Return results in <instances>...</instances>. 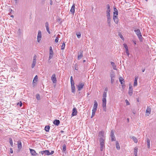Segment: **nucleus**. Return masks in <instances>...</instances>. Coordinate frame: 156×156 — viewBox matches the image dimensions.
I'll list each match as a JSON object with an SVG mask.
<instances>
[{
	"label": "nucleus",
	"mask_w": 156,
	"mask_h": 156,
	"mask_svg": "<svg viewBox=\"0 0 156 156\" xmlns=\"http://www.w3.org/2000/svg\"><path fill=\"white\" fill-rule=\"evenodd\" d=\"M133 43L134 44H136V42L135 41H133Z\"/></svg>",
	"instance_id": "nucleus-62"
},
{
	"label": "nucleus",
	"mask_w": 156,
	"mask_h": 156,
	"mask_svg": "<svg viewBox=\"0 0 156 156\" xmlns=\"http://www.w3.org/2000/svg\"><path fill=\"white\" fill-rule=\"evenodd\" d=\"M138 77H136L135 78L134 80V83L133 86L134 87L136 86L137 85V81L138 80Z\"/></svg>",
	"instance_id": "nucleus-27"
},
{
	"label": "nucleus",
	"mask_w": 156,
	"mask_h": 156,
	"mask_svg": "<svg viewBox=\"0 0 156 156\" xmlns=\"http://www.w3.org/2000/svg\"><path fill=\"white\" fill-rule=\"evenodd\" d=\"M151 108L149 107H147V109L146 111V113H149V114H151Z\"/></svg>",
	"instance_id": "nucleus-28"
},
{
	"label": "nucleus",
	"mask_w": 156,
	"mask_h": 156,
	"mask_svg": "<svg viewBox=\"0 0 156 156\" xmlns=\"http://www.w3.org/2000/svg\"><path fill=\"white\" fill-rule=\"evenodd\" d=\"M77 111L76 108L74 107L73 109V112L72 114V116H73L77 115Z\"/></svg>",
	"instance_id": "nucleus-12"
},
{
	"label": "nucleus",
	"mask_w": 156,
	"mask_h": 156,
	"mask_svg": "<svg viewBox=\"0 0 156 156\" xmlns=\"http://www.w3.org/2000/svg\"><path fill=\"white\" fill-rule=\"evenodd\" d=\"M76 35L78 38H80L81 36V34L80 32L76 34Z\"/></svg>",
	"instance_id": "nucleus-44"
},
{
	"label": "nucleus",
	"mask_w": 156,
	"mask_h": 156,
	"mask_svg": "<svg viewBox=\"0 0 156 156\" xmlns=\"http://www.w3.org/2000/svg\"><path fill=\"white\" fill-rule=\"evenodd\" d=\"M147 147L148 148H149L150 147V140L147 138Z\"/></svg>",
	"instance_id": "nucleus-35"
},
{
	"label": "nucleus",
	"mask_w": 156,
	"mask_h": 156,
	"mask_svg": "<svg viewBox=\"0 0 156 156\" xmlns=\"http://www.w3.org/2000/svg\"><path fill=\"white\" fill-rule=\"evenodd\" d=\"M75 4H73L72 6L71 9L70 10V12H71L72 14H74L75 12Z\"/></svg>",
	"instance_id": "nucleus-20"
},
{
	"label": "nucleus",
	"mask_w": 156,
	"mask_h": 156,
	"mask_svg": "<svg viewBox=\"0 0 156 156\" xmlns=\"http://www.w3.org/2000/svg\"><path fill=\"white\" fill-rule=\"evenodd\" d=\"M17 147L19 150L21 149L22 147V143L20 140L17 141Z\"/></svg>",
	"instance_id": "nucleus-17"
},
{
	"label": "nucleus",
	"mask_w": 156,
	"mask_h": 156,
	"mask_svg": "<svg viewBox=\"0 0 156 156\" xmlns=\"http://www.w3.org/2000/svg\"><path fill=\"white\" fill-rule=\"evenodd\" d=\"M74 67H75V70H78V68L77 67V66L76 64H75V65Z\"/></svg>",
	"instance_id": "nucleus-54"
},
{
	"label": "nucleus",
	"mask_w": 156,
	"mask_h": 156,
	"mask_svg": "<svg viewBox=\"0 0 156 156\" xmlns=\"http://www.w3.org/2000/svg\"><path fill=\"white\" fill-rule=\"evenodd\" d=\"M36 62L33 61L31 67L32 68H33L35 66Z\"/></svg>",
	"instance_id": "nucleus-42"
},
{
	"label": "nucleus",
	"mask_w": 156,
	"mask_h": 156,
	"mask_svg": "<svg viewBox=\"0 0 156 156\" xmlns=\"http://www.w3.org/2000/svg\"><path fill=\"white\" fill-rule=\"evenodd\" d=\"M51 80L53 83L56 82L57 80L55 74H53L51 77Z\"/></svg>",
	"instance_id": "nucleus-9"
},
{
	"label": "nucleus",
	"mask_w": 156,
	"mask_h": 156,
	"mask_svg": "<svg viewBox=\"0 0 156 156\" xmlns=\"http://www.w3.org/2000/svg\"><path fill=\"white\" fill-rule=\"evenodd\" d=\"M111 140L112 141H115L116 140L115 135L114 134V132L113 130H112L111 132Z\"/></svg>",
	"instance_id": "nucleus-3"
},
{
	"label": "nucleus",
	"mask_w": 156,
	"mask_h": 156,
	"mask_svg": "<svg viewBox=\"0 0 156 156\" xmlns=\"http://www.w3.org/2000/svg\"><path fill=\"white\" fill-rule=\"evenodd\" d=\"M110 77L111 78V83L112 84L114 81L115 75L113 72H111L110 73Z\"/></svg>",
	"instance_id": "nucleus-4"
},
{
	"label": "nucleus",
	"mask_w": 156,
	"mask_h": 156,
	"mask_svg": "<svg viewBox=\"0 0 156 156\" xmlns=\"http://www.w3.org/2000/svg\"><path fill=\"white\" fill-rule=\"evenodd\" d=\"M58 37H56L55 39V42L56 43H57L58 42Z\"/></svg>",
	"instance_id": "nucleus-51"
},
{
	"label": "nucleus",
	"mask_w": 156,
	"mask_h": 156,
	"mask_svg": "<svg viewBox=\"0 0 156 156\" xmlns=\"http://www.w3.org/2000/svg\"><path fill=\"white\" fill-rule=\"evenodd\" d=\"M46 30L48 32L49 34H50L51 33L49 29V27L46 28Z\"/></svg>",
	"instance_id": "nucleus-52"
},
{
	"label": "nucleus",
	"mask_w": 156,
	"mask_h": 156,
	"mask_svg": "<svg viewBox=\"0 0 156 156\" xmlns=\"http://www.w3.org/2000/svg\"><path fill=\"white\" fill-rule=\"evenodd\" d=\"M119 36H120V37L122 39H124V38L122 36V35L121 34H120V35L119 34Z\"/></svg>",
	"instance_id": "nucleus-56"
},
{
	"label": "nucleus",
	"mask_w": 156,
	"mask_h": 156,
	"mask_svg": "<svg viewBox=\"0 0 156 156\" xmlns=\"http://www.w3.org/2000/svg\"><path fill=\"white\" fill-rule=\"evenodd\" d=\"M65 44L64 42L62 44V46H61V49L64 50L65 48Z\"/></svg>",
	"instance_id": "nucleus-43"
},
{
	"label": "nucleus",
	"mask_w": 156,
	"mask_h": 156,
	"mask_svg": "<svg viewBox=\"0 0 156 156\" xmlns=\"http://www.w3.org/2000/svg\"><path fill=\"white\" fill-rule=\"evenodd\" d=\"M37 56L35 55L33 57V61L36 62Z\"/></svg>",
	"instance_id": "nucleus-48"
},
{
	"label": "nucleus",
	"mask_w": 156,
	"mask_h": 156,
	"mask_svg": "<svg viewBox=\"0 0 156 156\" xmlns=\"http://www.w3.org/2000/svg\"><path fill=\"white\" fill-rule=\"evenodd\" d=\"M111 64L112 65V66L113 67V68L114 69H116V66L115 65V63L113 62H111Z\"/></svg>",
	"instance_id": "nucleus-31"
},
{
	"label": "nucleus",
	"mask_w": 156,
	"mask_h": 156,
	"mask_svg": "<svg viewBox=\"0 0 156 156\" xmlns=\"http://www.w3.org/2000/svg\"><path fill=\"white\" fill-rule=\"evenodd\" d=\"M138 38H139L140 41H142L143 37L142 36L141 34H140L139 35H137Z\"/></svg>",
	"instance_id": "nucleus-34"
},
{
	"label": "nucleus",
	"mask_w": 156,
	"mask_h": 156,
	"mask_svg": "<svg viewBox=\"0 0 156 156\" xmlns=\"http://www.w3.org/2000/svg\"><path fill=\"white\" fill-rule=\"evenodd\" d=\"M98 104L97 101L96 100L94 101V104L92 109L93 111L96 112L98 107Z\"/></svg>",
	"instance_id": "nucleus-10"
},
{
	"label": "nucleus",
	"mask_w": 156,
	"mask_h": 156,
	"mask_svg": "<svg viewBox=\"0 0 156 156\" xmlns=\"http://www.w3.org/2000/svg\"><path fill=\"white\" fill-rule=\"evenodd\" d=\"M98 136L100 137L99 139H105V136L104 131H101L99 132L98 133Z\"/></svg>",
	"instance_id": "nucleus-2"
},
{
	"label": "nucleus",
	"mask_w": 156,
	"mask_h": 156,
	"mask_svg": "<svg viewBox=\"0 0 156 156\" xmlns=\"http://www.w3.org/2000/svg\"><path fill=\"white\" fill-rule=\"evenodd\" d=\"M132 139L133 140V141L135 143H137V142L138 141V140H137V138L136 137H135L134 136H133L132 137Z\"/></svg>",
	"instance_id": "nucleus-37"
},
{
	"label": "nucleus",
	"mask_w": 156,
	"mask_h": 156,
	"mask_svg": "<svg viewBox=\"0 0 156 156\" xmlns=\"http://www.w3.org/2000/svg\"><path fill=\"white\" fill-rule=\"evenodd\" d=\"M107 8V10L106 11L107 15H110V7L109 4H107L106 6Z\"/></svg>",
	"instance_id": "nucleus-15"
},
{
	"label": "nucleus",
	"mask_w": 156,
	"mask_h": 156,
	"mask_svg": "<svg viewBox=\"0 0 156 156\" xmlns=\"http://www.w3.org/2000/svg\"><path fill=\"white\" fill-rule=\"evenodd\" d=\"M145 70V69H142V72H144Z\"/></svg>",
	"instance_id": "nucleus-63"
},
{
	"label": "nucleus",
	"mask_w": 156,
	"mask_h": 156,
	"mask_svg": "<svg viewBox=\"0 0 156 156\" xmlns=\"http://www.w3.org/2000/svg\"><path fill=\"white\" fill-rule=\"evenodd\" d=\"M116 147L117 150H119L120 149V146L118 141H116Z\"/></svg>",
	"instance_id": "nucleus-29"
},
{
	"label": "nucleus",
	"mask_w": 156,
	"mask_h": 156,
	"mask_svg": "<svg viewBox=\"0 0 156 156\" xmlns=\"http://www.w3.org/2000/svg\"><path fill=\"white\" fill-rule=\"evenodd\" d=\"M138 38H139L140 41H142L143 37L142 36L141 34H140L139 35H137Z\"/></svg>",
	"instance_id": "nucleus-33"
},
{
	"label": "nucleus",
	"mask_w": 156,
	"mask_h": 156,
	"mask_svg": "<svg viewBox=\"0 0 156 156\" xmlns=\"http://www.w3.org/2000/svg\"><path fill=\"white\" fill-rule=\"evenodd\" d=\"M113 19L114 22L116 23L117 24L119 21L118 18L117 16H113Z\"/></svg>",
	"instance_id": "nucleus-19"
},
{
	"label": "nucleus",
	"mask_w": 156,
	"mask_h": 156,
	"mask_svg": "<svg viewBox=\"0 0 156 156\" xmlns=\"http://www.w3.org/2000/svg\"><path fill=\"white\" fill-rule=\"evenodd\" d=\"M107 16V22L108 23V26L109 27H110L111 23V19L110 15Z\"/></svg>",
	"instance_id": "nucleus-14"
},
{
	"label": "nucleus",
	"mask_w": 156,
	"mask_h": 156,
	"mask_svg": "<svg viewBox=\"0 0 156 156\" xmlns=\"http://www.w3.org/2000/svg\"><path fill=\"white\" fill-rule=\"evenodd\" d=\"M71 84V91L72 93H74L75 92V88L74 86L75 83H72Z\"/></svg>",
	"instance_id": "nucleus-16"
},
{
	"label": "nucleus",
	"mask_w": 156,
	"mask_h": 156,
	"mask_svg": "<svg viewBox=\"0 0 156 156\" xmlns=\"http://www.w3.org/2000/svg\"><path fill=\"white\" fill-rule=\"evenodd\" d=\"M105 139H99V142L100 144H105Z\"/></svg>",
	"instance_id": "nucleus-36"
},
{
	"label": "nucleus",
	"mask_w": 156,
	"mask_h": 156,
	"mask_svg": "<svg viewBox=\"0 0 156 156\" xmlns=\"http://www.w3.org/2000/svg\"><path fill=\"white\" fill-rule=\"evenodd\" d=\"M64 131H63V130H61L60 131V132L61 133H64Z\"/></svg>",
	"instance_id": "nucleus-64"
},
{
	"label": "nucleus",
	"mask_w": 156,
	"mask_h": 156,
	"mask_svg": "<svg viewBox=\"0 0 156 156\" xmlns=\"http://www.w3.org/2000/svg\"><path fill=\"white\" fill-rule=\"evenodd\" d=\"M54 153V151H51V152H50V154H52Z\"/></svg>",
	"instance_id": "nucleus-60"
},
{
	"label": "nucleus",
	"mask_w": 156,
	"mask_h": 156,
	"mask_svg": "<svg viewBox=\"0 0 156 156\" xmlns=\"http://www.w3.org/2000/svg\"><path fill=\"white\" fill-rule=\"evenodd\" d=\"M84 85L83 83H79L78 85L77 86L78 90L80 91L84 87Z\"/></svg>",
	"instance_id": "nucleus-5"
},
{
	"label": "nucleus",
	"mask_w": 156,
	"mask_h": 156,
	"mask_svg": "<svg viewBox=\"0 0 156 156\" xmlns=\"http://www.w3.org/2000/svg\"><path fill=\"white\" fill-rule=\"evenodd\" d=\"M129 90L128 94L130 96H131L133 94V88L131 84L129 83Z\"/></svg>",
	"instance_id": "nucleus-6"
},
{
	"label": "nucleus",
	"mask_w": 156,
	"mask_h": 156,
	"mask_svg": "<svg viewBox=\"0 0 156 156\" xmlns=\"http://www.w3.org/2000/svg\"><path fill=\"white\" fill-rule=\"evenodd\" d=\"M42 37V34L41 31L39 30L37 36V42H39Z\"/></svg>",
	"instance_id": "nucleus-8"
},
{
	"label": "nucleus",
	"mask_w": 156,
	"mask_h": 156,
	"mask_svg": "<svg viewBox=\"0 0 156 156\" xmlns=\"http://www.w3.org/2000/svg\"><path fill=\"white\" fill-rule=\"evenodd\" d=\"M16 105H19L20 107H21L22 105V103L21 101H20V103L18 102L17 103Z\"/></svg>",
	"instance_id": "nucleus-45"
},
{
	"label": "nucleus",
	"mask_w": 156,
	"mask_h": 156,
	"mask_svg": "<svg viewBox=\"0 0 156 156\" xmlns=\"http://www.w3.org/2000/svg\"><path fill=\"white\" fill-rule=\"evenodd\" d=\"M30 150L31 154L32 155L36 156L37 155V154L34 150L30 148Z\"/></svg>",
	"instance_id": "nucleus-18"
},
{
	"label": "nucleus",
	"mask_w": 156,
	"mask_h": 156,
	"mask_svg": "<svg viewBox=\"0 0 156 156\" xmlns=\"http://www.w3.org/2000/svg\"><path fill=\"white\" fill-rule=\"evenodd\" d=\"M134 31L137 35H138L141 34L140 29L135 30Z\"/></svg>",
	"instance_id": "nucleus-24"
},
{
	"label": "nucleus",
	"mask_w": 156,
	"mask_h": 156,
	"mask_svg": "<svg viewBox=\"0 0 156 156\" xmlns=\"http://www.w3.org/2000/svg\"><path fill=\"white\" fill-rule=\"evenodd\" d=\"M70 81H71V83H75L74 82L73 80V78L72 76H71L70 77Z\"/></svg>",
	"instance_id": "nucleus-47"
},
{
	"label": "nucleus",
	"mask_w": 156,
	"mask_h": 156,
	"mask_svg": "<svg viewBox=\"0 0 156 156\" xmlns=\"http://www.w3.org/2000/svg\"><path fill=\"white\" fill-rule=\"evenodd\" d=\"M36 98L38 100H39L40 99V94H36Z\"/></svg>",
	"instance_id": "nucleus-41"
},
{
	"label": "nucleus",
	"mask_w": 156,
	"mask_h": 156,
	"mask_svg": "<svg viewBox=\"0 0 156 156\" xmlns=\"http://www.w3.org/2000/svg\"><path fill=\"white\" fill-rule=\"evenodd\" d=\"M100 151H102L105 148V144H100Z\"/></svg>",
	"instance_id": "nucleus-26"
},
{
	"label": "nucleus",
	"mask_w": 156,
	"mask_h": 156,
	"mask_svg": "<svg viewBox=\"0 0 156 156\" xmlns=\"http://www.w3.org/2000/svg\"><path fill=\"white\" fill-rule=\"evenodd\" d=\"M60 122V121L58 120H55L53 122V124L57 126L59 124Z\"/></svg>",
	"instance_id": "nucleus-23"
},
{
	"label": "nucleus",
	"mask_w": 156,
	"mask_h": 156,
	"mask_svg": "<svg viewBox=\"0 0 156 156\" xmlns=\"http://www.w3.org/2000/svg\"><path fill=\"white\" fill-rule=\"evenodd\" d=\"M66 146L65 144H64L62 146V151L65 152L66 151Z\"/></svg>",
	"instance_id": "nucleus-39"
},
{
	"label": "nucleus",
	"mask_w": 156,
	"mask_h": 156,
	"mask_svg": "<svg viewBox=\"0 0 156 156\" xmlns=\"http://www.w3.org/2000/svg\"><path fill=\"white\" fill-rule=\"evenodd\" d=\"M114 9L115 12H113V16H115L116 15L117 16L118 14V10L115 7L114 8Z\"/></svg>",
	"instance_id": "nucleus-25"
},
{
	"label": "nucleus",
	"mask_w": 156,
	"mask_h": 156,
	"mask_svg": "<svg viewBox=\"0 0 156 156\" xmlns=\"http://www.w3.org/2000/svg\"><path fill=\"white\" fill-rule=\"evenodd\" d=\"M50 4L51 5H52L53 2L52 0H50Z\"/></svg>",
	"instance_id": "nucleus-58"
},
{
	"label": "nucleus",
	"mask_w": 156,
	"mask_h": 156,
	"mask_svg": "<svg viewBox=\"0 0 156 156\" xmlns=\"http://www.w3.org/2000/svg\"><path fill=\"white\" fill-rule=\"evenodd\" d=\"M119 79V82L121 85L125 84V81L124 80V79L122 77H120Z\"/></svg>",
	"instance_id": "nucleus-22"
},
{
	"label": "nucleus",
	"mask_w": 156,
	"mask_h": 156,
	"mask_svg": "<svg viewBox=\"0 0 156 156\" xmlns=\"http://www.w3.org/2000/svg\"><path fill=\"white\" fill-rule=\"evenodd\" d=\"M10 152L11 153H13V150L12 148H10Z\"/></svg>",
	"instance_id": "nucleus-57"
},
{
	"label": "nucleus",
	"mask_w": 156,
	"mask_h": 156,
	"mask_svg": "<svg viewBox=\"0 0 156 156\" xmlns=\"http://www.w3.org/2000/svg\"><path fill=\"white\" fill-rule=\"evenodd\" d=\"M61 20V19L60 18H59L57 20V22H59Z\"/></svg>",
	"instance_id": "nucleus-61"
},
{
	"label": "nucleus",
	"mask_w": 156,
	"mask_h": 156,
	"mask_svg": "<svg viewBox=\"0 0 156 156\" xmlns=\"http://www.w3.org/2000/svg\"><path fill=\"white\" fill-rule=\"evenodd\" d=\"M38 80V76L37 75H36L34 77L33 80V83L34 86H35V84H36V82Z\"/></svg>",
	"instance_id": "nucleus-21"
},
{
	"label": "nucleus",
	"mask_w": 156,
	"mask_h": 156,
	"mask_svg": "<svg viewBox=\"0 0 156 156\" xmlns=\"http://www.w3.org/2000/svg\"><path fill=\"white\" fill-rule=\"evenodd\" d=\"M9 143L10 144L12 147H13V142L12 140V139L11 138H9Z\"/></svg>",
	"instance_id": "nucleus-38"
},
{
	"label": "nucleus",
	"mask_w": 156,
	"mask_h": 156,
	"mask_svg": "<svg viewBox=\"0 0 156 156\" xmlns=\"http://www.w3.org/2000/svg\"><path fill=\"white\" fill-rule=\"evenodd\" d=\"M92 114L91 116V118H92L95 115V111L92 110Z\"/></svg>",
	"instance_id": "nucleus-46"
},
{
	"label": "nucleus",
	"mask_w": 156,
	"mask_h": 156,
	"mask_svg": "<svg viewBox=\"0 0 156 156\" xmlns=\"http://www.w3.org/2000/svg\"><path fill=\"white\" fill-rule=\"evenodd\" d=\"M122 86V88L123 89H124L125 88V84H123L122 85H121Z\"/></svg>",
	"instance_id": "nucleus-55"
},
{
	"label": "nucleus",
	"mask_w": 156,
	"mask_h": 156,
	"mask_svg": "<svg viewBox=\"0 0 156 156\" xmlns=\"http://www.w3.org/2000/svg\"><path fill=\"white\" fill-rule=\"evenodd\" d=\"M108 88L106 87L105 90V91L103 92L102 98V107L104 111L105 112H106V99L107 92L108 91Z\"/></svg>",
	"instance_id": "nucleus-1"
},
{
	"label": "nucleus",
	"mask_w": 156,
	"mask_h": 156,
	"mask_svg": "<svg viewBox=\"0 0 156 156\" xmlns=\"http://www.w3.org/2000/svg\"><path fill=\"white\" fill-rule=\"evenodd\" d=\"M123 45L124 47L125 48V49L126 53L127 55L128 56H129V50H128V47H127V44H124Z\"/></svg>",
	"instance_id": "nucleus-11"
},
{
	"label": "nucleus",
	"mask_w": 156,
	"mask_h": 156,
	"mask_svg": "<svg viewBox=\"0 0 156 156\" xmlns=\"http://www.w3.org/2000/svg\"><path fill=\"white\" fill-rule=\"evenodd\" d=\"M50 126H46L45 127V130L47 132H48L50 129Z\"/></svg>",
	"instance_id": "nucleus-30"
},
{
	"label": "nucleus",
	"mask_w": 156,
	"mask_h": 156,
	"mask_svg": "<svg viewBox=\"0 0 156 156\" xmlns=\"http://www.w3.org/2000/svg\"><path fill=\"white\" fill-rule=\"evenodd\" d=\"M53 55H50L49 54V60L50 59H51L53 57Z\"/></svg>",
	"instance_id": "nucleus-53"
},
{
	"label": "nucleus",
	"mask_w": 156,
	"mask_h": 156,
	"mask_svg": "<svg viewBox=\"0 0 156 156\" xmlns=\"http://www.w3.org/2000/svg\"><path fill=\"white\" fill-rule=\"evenodd\" d=\"M79 53H78L77 59L78 60L81 59L83 57V51L82 50H80L79 51Z\"/></svg>",
	"instance_id": "nucleus-7"
},
{
	"label": "nucleus",
	"mask_w": 156,
	"mask_h": 156,
	"mask_svg": "<svg viewBox=\"0 0 156 156\" xmlns=\"http://www.w3.org/2000/svg\"><path fill=\"white\" fill-rule=\"evenodd\" d=\"M125 101H126V105H130V103L127 100V99Z\"/></svg>",
	"instance_id": "nucleus-50"
},
{
	"label": "nucleus",
	"mask_w": 156,
	"mask_h": 156,
	"mask_svg": "<svg viewBox=\"0 0 156 156\" xmlns=\"http://www.w3.org/2000/svg\"><path fill=\"white\" fill-rule=\"evenodd\" d=\"M40 153H41L42 154H45L47 155H50V152L48 150H45L43 151H41Z\"/></svg>",
	"instance_id": "nucleus-13"
},
{
	"label": "nucleus",
	"mask_w": 156,
	"mask_h": 156,
	"mask_svg": "<svg viewBox=\"0 0 156 156\" xmlns=\"http://www.w3.org/2000/svg\"><path fill=\"white\" fill-rule=\"evenodd\" d=\"M45 26L46 28L49 27V24L48 22L45 23Z\"/></svg>",
	"instance_id": "nucleus-49"
},
{
	"label": "nucleus",
	"mask_w": 156,
	"mask_h": 156,
	"mask_svg": "<svg viewBox=\"0 0 156 156\" xmlns=\"http://www.w3.org/2000/svg\"><path fill=\"white\" fill-rule=\"evenodd\" d=\"M19 0H14V1L16 4L18 3Z\"/></svg>",
	"instance_id": "nucleus-59"
},
{
	"label": "nucleus",
	"mask_w": 156,
	"mask_h": 156,
	"mask_svg": "<svg viewBox=\"0 0 156 156\" xmlns=\"http://www.w3.org/2000/svg\"><path fill=\"white\" fill-rule=\"evenodd\" d=\"M49 54L50 55H53V52L52 48L51 47H50V50H49Z\"/></svg>",
	"instance_id": "nucleus-32"
},
{
	"label": "nucleus",
	"mask_w": 156,
	"mask_h": 156,
	"mask_svg": "<svg viewBox=\"0 0 156 156\" xmlns=\"http://www.w3.org/2000/svg\"><path fill=\"white\" fill-rule=\"evenodd\" d=\"M138 151V148L135 147L134 149V154H137Z\"/></svg>",
	"instance_id": "nucleus-40"
}]
</instances>
